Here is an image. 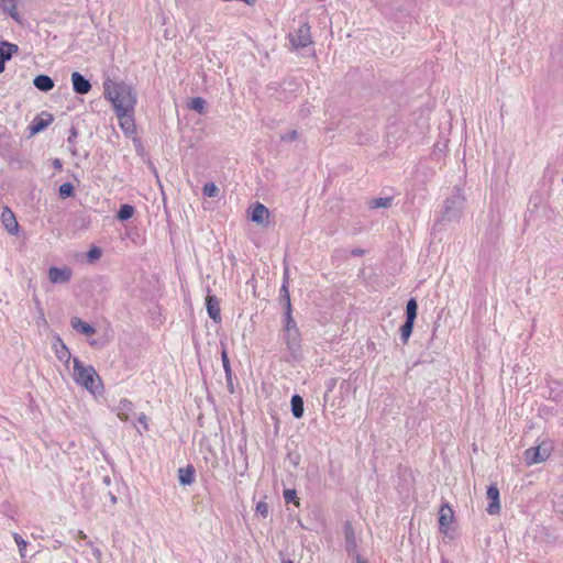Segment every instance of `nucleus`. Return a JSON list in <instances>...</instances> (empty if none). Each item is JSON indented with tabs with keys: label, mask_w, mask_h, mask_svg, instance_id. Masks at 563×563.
Instances as JSON below:
<instances>
[{
	"label": "nucleus",
	"mask_w": 563,
	"mask_h": 563,
	"mask_svg": "<svg viewBox=\"0 0 563 563\" xmlns=\"http://www.w3.org/2000/svg\"><path fill=\"white\" fill-rule=\"evenodd\" d=\"M283 563H292V561H290V560H289V561H285V562H283Z\"/></svg>",
	"instance_id": "8fccbe9b"
},
{
	"label": "nucleus",
	"mask_w": 563,
	"mask_h": 563,
	"mask_svg": "<svg viewBox=\"0 0 563 563\" xmlns=\"http://www.w3.org/2000/svg\"><path fill=\"white\" fill-rule=\"evenodd\" d=\"M221 358H222V364H223V368L225 371L227 377L230 378L231 377V367H230V361H229L225 350L222 351Z\"/></svg>",
	"instance_id": "e433bc0d"
},
{
	"label": "nucleus",
	"mask_w": 563,
	"mask_h": 563,
	"mask_svg": "<svg viewBox=\"0 0 563 563\" xmlns=\"http://www.w3.org/2000/svg\"><path fill=\"white\" fill-rule=\"evenodd\" d=\"M391 202H393L391 197H380V198L373 199L371 201L369 206L373 209L389 208L391 206Z\"/></svg>",
	"instance_id": "bb28decb"
},
{
	"label": "nucleus",
	"mask_w": 563,
	"mask_h": 563,
	"mask_svg": "<svg viewBox=\"0 0 563 563\" xmlns=\"http://www.w3.org/2000/svg\"><path fill=\"white\" fill-rule=\"evenodd\" d=\"M292 329H298L297 323H296L295 319L292 318L291 311H286L285 312V329H284V331L292 330Z\"/></svg>",
	"instance_id": "473e14b6"
},
{
	"label": "nucleus",
	"mask_w": 563,
	"mask_h": 563,
	"mask_svg": "<svg viewBox=\"0 0 563 563\" xmlns=\"http://www.w3.org/2000/svg\"><path fill=\"white\" fill-rule=\"evenodd\" d=\"M464 200L461 189H455L454 194L446 198L444 202L443 218L448 221L459 219L462 214Z\"/></svg>",
	"instance_id": "20e7f679"
},
{
	"label": "nucleus",
	"mask_w": 563,
	"mask_h": 563,
	"mask_svg": "<svg viewBox=\"0 0 563 563\" xmlns=\"http://www.w3.org/2000/svg\"><path fill=\"white\" fill-rule=\"evenodd\" d=\"M55 166H59V161L58 159L55 161Z\"/></svg>",
	"instance_id": "de8ad7c7"
},
{
	"label": "nucleus",
	"mask_w": 563,
	"mask_h": 563,
	"mask_svg": "<svg viewBox=\"0 0 563 563\" xmlns=\"http://www.w3.org/2000/svg\"><path fill=\"white\" fill-rule=\"evenodd\" d=\"M453 519L454 512L452 508L448 504L442 505L439 510L440 531L446 534L449 531L448 527L452 523Z\"/></svg>",
	"instance_id": "1a4fd4ad"
},
{
	"label": "nucleus",
	"mask_w": 563,
	"mask_h": 563,
	"mask_svg": "<svg viewBox=\"0 0 563 563\" xmlns=\"http://www.w3.org/2000/svg\"><path fill=\"white\" fill-rule=\"evenodd\" d=\"M256 512L260 514L262 517L266 518L269 512L268 505L264 501H261L256 506Z\"/></svg>",
	"instance_id": "58836bf2"
},
{
	"label": "nucleus",
	"mask_w": 563,
	"mask_h": 563,
	"mask_svg": "<svg viewBox=\"0 0 563 563\" xmlns=\"http://www.w3.org/2000/svg\"><path fill=\"white\" fill-rule=\"evenodd\" d=\"M218 187L213 183H208L203 186V194L207 197H216L218 195Z\"/></svg>",
	"instance_id": "72a5a7b5"
},
{
	"label": "nucleus",
	"mask_w": 563,
	"mask_h": 563,
	"mask_svg": "<svg viewBox=\"0 0 563 563\" xmlns=\"http://www.w3.org/2000/svg\"><path fill=\"white\" fill-rule=\"evenodd\" d=\"M75 382L95 394L101 387V380L92 366H85L78 358L73 360Z\"/></svg>",
	"instance_id": "f03ea898"
},
{
	"label": "nucleus",
	"mask_w": 563,
	"mask_h": 563,
	"mask_svg": "<svg viewBox=\"0 0 563 563\" xmlns=\"http://www.w3.org/2000/svg\"><path fill=\"white\" fill-rule=\"evenodd\" d=\"M299 137L297 130H290L284 134L280 135V140L283 142H294Z\"/></svg>",
	"instance_id": "f704fd0d"
},
{
	"label": "nucleus",
	"mask_w": 563,
	"mask_h": 563,
	"mask_svg": "<svg viewBox=\"0 0 563 563\" xmlns=\"http://www.w3.org/2000/svg\"><path fill=\"white\" fill-rule=\"evenodd\" d=\"M120 121V126L126 134H131L135 130L134 111H115Z\"/></svg>",
	"instance_id": "9b49d317"
},
{
	"label": "nucleus",
	"mask_w": 563,
	"mask_h": 563,
	"mask_svg": "<svg viewBox=\"0 0 563 563\" xmlns=\"http://www.w3.org/2000/svg\"><path fill=\"white\" fill-rule=\"evenodd\" d=\"M73 89L76 93L86 95L91 89V84L80 73L74 71L71 74Z\"/></svg>",
	"instance_id": "9d476101"
},
{
	"label": "nucleus",
	"mask_w": 563,
	"mask_h": 563,
	"mask_svg": "<svg viewBox=\"0 0 563 563\" xmlns=\"http://www.w3.org/2000/svg\"><path fill=\"white\" fill-rule=\"evenodd\" d=\"M285 332V341L288 349L291 352H296L300 346V333L299 329L286 330Z\"/></svg>",
	"instance_id": "412c9836"
},
{
	"label": "nucleus",
	"mask_w": 563,
	"mask_h": 563,
	"mask_svg": "<svg viewBox=\"0 0 563 563\" xmlns=\"http://www.w3.org/2000/svg\"><path fill=\"white\" fill-rule=\"evenodd\" d=\"M284 499L286 503H290V501H294L296 504H298V501L296 500L297 499V493L295 489H285L284 490Z\"/></svg>",
	"instance_id": "4c0bfd02"
},
{
	"label": "nucleus",
	"mask_w": 563,
	"mask_h": 563,
	"mask_svg": "<svg viewBox=\"0 0 563 563\" xmlns=\"http://www.w3.org/2000/svg\"><path fill=\"white\" fill-rule=\"evenodd\" d=\"M89 344H90V345H96V341H95V340L89 341Z\"/></svg>",
	"instance_id": "49530a36"
},
{
	"label": "nucleus",
	"mask_w": 563,
	"mask_h": 563,
	"mask_svg": "<svg viewBox=\"0 0 563 563\" xmlns=\"http://www.w3.org/2000/svg\"><path fill=\"white\" fill-rule=\"evenodd\" d=\"M137 421L143 426L144 430H148V419L144 412L137 417Z\"/></svg>",
	"instance_id": "ea45409f"
},
{
	"label": "nucleus",
	"mask_w": 563,
	"mask_h": 563,
	"mask_svg": "<svg viewBox=\"0 0 563 563\" xmlns=\"http://www.w3.org/2000/svg\"><path fill=\"white\" fill-rule=\"evenodd\" d=\"M101 256V250L99 247L93 246L89 250L87 253L88 262L93 263L95 261L99 260Z\"/></svg>",
	"instance_id": "c9c22d12"
},
{
	"label": "nucleus",
	"mask_w": 563,
	"mask_h": 563,
	"mask_svg": "<svg viewBox=\"0 0 563 563\" xmlns=\"http://www.w3.org/2000/svg\"><path fill=\"white\" fill-rule=\"evenodd\" d=\"M53 121V117L49 113H42L37 115L31 123V134H36L47 128Z\"/></svg>",
	"instance_id": "2eb2a0df"
},
{
	"label": "nucleus",
	"mask_w": 563,
	"mask_h": 563,
	"mask_svg": "<svg viewBox=\"0 0 563 563\" xmlns=\"http://www.w3.org/2000/svg\"><path fill=\"white\" fill-rule=\"evenodd\" d=\"M279 300L284 311H291L290 294L286 284H283L279 292Z\"/></svg>",
	"instance_id": "b1692460"
},
{
	"label": "nucleus",
	"mask_w": 563,
	"mask_h": 563,
	"mask_svg": "<svg viewBox=\"0 0 563 563\" xmlns=\"http://www.w3.org/2000/svg\"><path fill=\"white\" fill-rule=\"evenodd\" d=\"M104 95L115 111H134L136 93L131 86L124 82L106 84Z\"/></svg>",
	"instance_id": "f257e3e1"
},
{
	"label": "nucleus",
	"mask_w": 563,
	"mask_h": 563,
	"mask_svg": "<svg viewBox=\"0 0 563 563\" xmlns=\"http://www.w3.org/2000/svg\"><path fill=\"white\" fill-rule=\"evenodd\" d=\"M74 194V186L70 183H64L59 186V195L62 198L71 197Z\"/></svg>",
	"instance_id": "2f4dec72"
},
{
	"label": "nucleus",
	"mask_w": 563,
	"mask_h": 563,
	"mask_svg": "<svg viewBox=\"0 0 563 563\" xmlns=\"http://www.w3.org/2000/svg\"><path fill=\"white\" fill-rule=\"evenodd\" d=\"M33 85L41 91H49L54 88V81L47 75L36 76L33 80Z\"/></svg>",
	"instance_id": "4be33fe9"
},
{
	"label": "nucleus",
	"mask_w": 563,
	"mask_h": 563,
	"mask_svg": "<svg viewBox=\"0 0 563 563\" xmlns=\"http://www.w3.org/2000/svg\"><path fill=\"white\" fill-rule=\"evenodd\" d=\"M78 537H79L80 539H86V538H87V536L84 533V531H79V532H78Z\"/></svg>",
	"instance_id": "a18cd8bd"
},
{
	"label": "nucleus",
	"mask_w": 563,
	"mask_h": 563,
	"mask_svg": "<svg viewBox=\"0 0 563 563\" xmlns=\"http://www.w3.org/2000/svg\"><path fill=\"white\" fill-rule=\"evenodd\" d=\"M178 478L180 484L190 485L194 482V468L191 466L179 468Z\"/></svg>",
	"instance_id": "393cba45"
},
{
	"label": "nucleus",
	"mask_w": 563,
	"mask_h": 563,
	"mask_svg": "<svg viewBox=\"0 0 563 563\" xmlns=\"http://www.w3.org/2000/svg\"><path fill=\"white\" fill-rule=\"evenodd\" d=\"M134 213V208L130 205H123L121 206L119 212H118V219L121 221L129 220L132 218Z\"/></svg>",
	"instance_id": "c85d7f7f"
},
{
	"label": "nucleus",
	"mask_w": 563,
	"mask_h": 563,
	"mask_svg": "<svg viewBox=\"0 0 563 563\" xmlns=\"http://www.w3.org/2000/svg\"><path fill=\"white\" fill-rule=\"evenodd\" d=\"M20 0H0L1 10L9 14L14 21L21 22V15L16 9V4Z\"/></svg>",
	"instance_id": "6ab92c4d"
},
{
	"label": "nucleus",
	"mask_w": 563,
	"mask_h": 563,
	"mask_svg": "<svg viewBox=\"0 0 563 563\" xmlns=\"http://www.w3.org/2000/svg\"><path fill=\"white\" fill-rule=\"evenodd\" d=\"M133 409V402L129 399L122 398L115 407L117 416L120 420L128 421Z\"/></svg>",
	"instance_id": "a211bd4d"
},
{
	"label": "nucleus",
	"mask_w": 563,
	"mask_h": 563,
	"mask_svg": "<svg viewBox=\"0 0 563 563\" xmlns=\"http://www.w3.org/2000/svg\"><path fill=\"white\" fill-rule=\"evenodd\" d=\"M289 41L294 48H303L310 45L312 40L309 24H301L294 34L289 35Z\"/></svg>",
	"instance_id": "39448f33"
},
{
	"label": "nucleus",
	"mask_w": 563,
	"mask_h": 563,
	"mask_svg": "<svg viewBox=\"0 0 563 563\" xmlns=\"http://www.w3.org/2000/svg\"><path fill=\"white\" fill-rule=\"evenodd\" d=\"M70 325H71V328L75 331L80 332L81 334H84L86 336H90V335L96 333V328L95 327H92L91 324L82 321L78 317H73L70 319Z\"/></svg>",
	"instance_id": "f3484780"
},
{
	"label": "nucleus",
	"mask_w": 563,
	"mask_h": 563,
	"mask_svg": "<svg viewBox=\"0 0 563 563\" xmlns=\"http://www.w3.org/2000/svg\"><path fill=\"white\" fill-rule=\"evenodd\" d=\"M344 536H345V548L347 553L356 559L357 552H356V538L355 532L351 523H346L344 527Z\"/></svg>",
	"instance_id": "f8f14e48"
},
{
	"label": "nucleus",
	"mask_w": 563,
	"mask_h": 563,
	"mask_svg": "<svg viewBox=\"0 0 563 563\" xmlns=\"http://www.w3.org/2000/svg\"><path fill=\"white\" fill-rule=\"evenodd\" d=\"M54 350H55L56 357L60 362L67 364L70 361V358H71L70 352L59 336L56 338V341L54 343Z\"/></svg>",
	"instance_id": "aec40b11"
},
{
	"label": "nucleus",
	"mask_w": 563,
	"mask_h": 563,
	"mask_svg": "<svg viewBox=\"0 0 563 563\" xmlns=\"http://www.w3.org/2000/svg\"><path fill=\"white\" fill-rule=\"evenodd\" d=\"M487 499L489 500V504L486 508V511L489 515H498L500 512V501H499V489L495 485H490L487 488L486 493Z\"/></svg>",
	"instance_id": "0eeeda50"
},
{
	"label": "nucleus",
	"mask_w": 563,
	"mask_h": 563,
	"mask_svg": "<svg viewBox=\"0 0 563 563\" xmlns=\"http://www.w3.org/2000/svg\"><path fill=\"white\" fill-rule=\"evenodd\" d=\"M553 451V443L549 440L541 441L537 446L525 451V461L527 465L539 464L547 461Z\"/></svg>",
	"instance_id": "7ed1b4c3"
},
{
	"label": "nucleus",
	"mask_w": 563,
	"mask_h": 563,
	"mask_svg": "<svg viewBox=\"0 0 563 563\" xmlns=\"http://www.w3.org/2000/svg\"><path fill=\"white\" fill-rule=\"evenodd\" d=\"M1 222L4 229L10 233L15 235L19 232V223L15 219L14 213L9 207H3L1 212Z\"/></svg>",
	"instance_id": "423d86ee"
},
{
	"label": "nucleus",
	"mask_w": 563,
	"mask_h": 563,
	"mask_svg": "<svg viewBox=\"0 0 563 563\" xmlns=\"http://www.w3.org/2000/svg\"><path fill=\"white\" fill-rule=\"evenodd\" d=\"M442 563H450V562H449V561H446V560H442Z\"/></svg>",
	"instance_id": "09e8293b"
},
{
	"label": "nucleus",
	"mask_w": 563,
	"mask_h": 563,
	"mask_svg": "<svg viewBox=\"0 0 563 563\" xmlns=\"http://www.w3.org/2000/svg\"><path fill=\"white\" fill-rule=\"evenodd\" d=\"M19 49L18 45L2 42L0 46V73L4 70V64L9 60L14 53Z\"/></svg>",
	"instance_id": "ddd939ff"
},
{
	"label": "nucleus",
	"mask_w": 563,
	"mask_h": 563,
	"mask_svg": "<svg viewBox=\"0 0 563 563\" xmlns=\"http://www.w3.org/2000/svg\"><path fill=\"white\" fill-rule=\"evenodd\" d=\"M363 254H365V251H364V250H362V249H353V250L351 251V255H352V256H361V255H363Z\"/></svg>",
	"instance_id": "79ce46f5"
},
{
	"label": "nucleus",
	"mask_w": 563,
	"mask_h": 563,
	"mask_svg": "<svg viewBox=\"0 0 563 563\" xmlns=\"http://www.w3.org/2000/svg\"><path fill=\"white\" fill-rule=\"evenodd\" d=\"M42 324L43 325H47V321H46V319H45L43 313L40 316L38 321H37V325L38 327H41Z\"/></svg>",
	"instance_id": "37998d69"
},
{
	"label": "nucleus",
	"mask_w": 563,
	"mask_h": 563,
	"mask_svg": "<svg viewBox=\"0 0 563 563\" xmlns=\"http://www.w3.org/2000/svg\"><path fill=\"white\" fill-rule=\"evenodd\" d=\"M417 310H418V303L416 301L415 298H411L408 302H407V307H406V320H412L415 321L416 318H417Z\"/></svg>",
	"instance_id": "cd10ccee"
},
{
	"label": "nucleus",
	"mask_w": 563,
	"mask_h": 563,
	"mask_svg": "<svg viewBox=\"0 0 563 563\" xmlns=\"http://www.w3.org/2000/svg\"><path fill=\"white\" fill-rule=\"evenodd\" d=\"M205 106H206V101L201 97H196V98L191 99L190 104H189L191 110H195L199 113H203Z\"/></svg>",
	"instance_id": "c756f323"
},
{
	"label": "nucleus",
	"mask_w": 563,
	"mask_h": 563,
	"mask_svg": "<svg viewBox=\"0 0 563 563\" xmlns=\"http://www.w3.org/2000/svg\"><path fill=\"white\" fill-rule=\"evenodd\" d=\"M49 282H68L71 278V269L67 266L62 268L51 267L48 271Z\"/></svg>",
	"instance_id": "dca6fc26"
},
{
	"label": "nucleus",
	"mask_w": 563,
	"mask_h": 563,
	"mask_svg": "<svg viewBox=\"0 0 563 563\" xmlns=\"http://www.w3.org/2000/svg\"><path fill=\"white\" fill-rule=\"evenodd\" d=\"M356 563H367L366 560L362 559L360 555H356Z\"/></svg>",
	"instance_id": "c03bdc74"
},
{
	"label": "nucleus",
	"mask_w": 563,
	"mask_h": 563,
	"mask_svg": "<svg viewBox=\"0 0 563 563\" xmlns=\"http://www.w3.org/2000/svg\"><path fill=\"white\" fill-rule=\"evenodd\" d=\"M269 217L268 209L261 202H257L251 212V220L257 224L267 223Z\"/></svg>",
	"instance_id": "4468645a"
},
{
	"label": "nucleus",
	"mask_w": 563,
	"mask_h": 563,
	"mask_svg": "<svg viewBox=\"0 0 563 563\" xmlns=\"http://www.w3.org/2000/svg\"><path fill=\"white\" fill-rule=\"evenodd\" d=\"M415 321L412 320H406V322L400 328V338L404 343H407L413 329Z\"/></svg>",
	"instance_id": "a878e982"
},
{
	"label": "nucleus",
	"mask_w": 563,
	"mask_h": 563,
	"mask_svg": "<svg viewBox=\"0 0 563 563\" xmlns=\"http://www.w3.org/2000/svg\"><path fill=\"white\" fill-rule=\"evenodd\" d=\"M291 412L297 419L303 415V400L299 395H294L291 398Z\"/></svg>",
	"instance_id": "5701e85b"
},
{
	"label": "nucleus",
	"mask_w": 563,
	"mask_h": 563,
	"mask_svg": "<svg viewBox=\"0 0 563 563\" xmlns=\"http://www.w3.org/2000/svg\"><path fill=\"white\" fill-rule=\"evenodd\" d=\"M92 554L98 562L101 561V551L98 548L92 547Z\"/></svg>",
	"instance_id": "a19ab883"
},
{
	"label": "nucleus",
	"mask_w": 563,
	"mask_h": 563,
	"mask_svg": "<svg viewBox=\"0 0 563 563\" xmlns=\"http://www.w3.org/2000/svg\"><path fill=\"white\" fill-rule=\"evenodd\" d=\"M13 539L19 548L20 556L24 558L25 556L24 552L27 547V542L19 533H14Z\"/></svg>",
	"instance_id": "7c9ffc66"
},
{
	"label": "nucleus",
	"mask_w": 563,
	"mask_h": 563,
	"mask_svg": "<svg viewBox=\"0 0 563 563\" xmlns=\"http://www.w3.org/2000/svg\"><path fill=\"white\" fill-rule=\"evenodd\" d=\"M207 298H206V306L209 317L214 322L221 321V310H220V303L216 296L210 295V289L207 288Z\"/></svg>",
	"instance_id": "6e6552de"
}]
</instances>
